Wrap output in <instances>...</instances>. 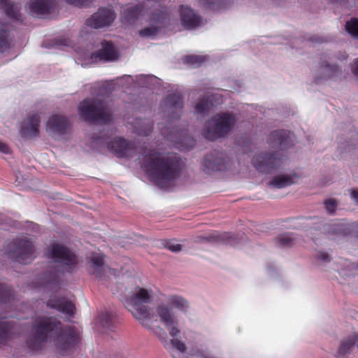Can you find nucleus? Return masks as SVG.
<instances>
[{
  "label": "nucleus",
  "instance_id": "1",
  "mask_svg": "<svg viewBox=\"0 0 358 358\" xmlns=\"http://www.w3.org/2000/svg\"><path fill=\"white\" fill-rule=\"evenodd\" d=\"M152 289L136 287L125 301V307L145 328L150 330L164 345L168 343V334L171 339L179 338L181 328L176 317L164 303L155 308L148 303L154 299Z\"/></svg>",
  "mask_w": 358,
  "mask_h": 358
},
{
  "label": "nucleus",
  "instance_id": "2",
  "mask_svg": "<svg viewBox=\"0 0 358 358\" xmlns=\"http://www.w3.org/2000/svg\"><path fill=\"white\" fill-rule=\"evenodd\" d=\"M78 333L73 328L62 329L55 318L38 317L34 322L31 335L27 345L32 351L41 350L45 342L53 341L58 352L62 355L70 353L76 346Z\"/></svg>",
  "mask_w": 358,
  "mask_h": 358
},
{
  "label": "nucleus",
  "instance_id": "3",
  "mask_svg": "<svg viewBox=\"0 0 358 358\" xmlns=\"http://www.w3.org/2000/svg\"><path fill=\"white\" fill-rule=\"evenodd\" d=\"M140 162L150 179L162 189L172 186L181 169L176 155L155 150H144Z\"/></svg>",
  "mask_w": 358,
  "mask_h": 358
},
{
  "label": "nucleus",
  "instance_id": "4",
  "mask_svg": "<svg viewBox=\"0 0 358 358\" xmlns=\"http://www.w3.org/2000/svg\"><path fill=\"white\" fill-rule=\"evenodd\" d=\"M49 257L54 261V273H50L48 282L54 281L57 277V273H69L72 271L77 265L76 255L68 248L62 245L54 243L50 245L48 252Z\"/></svg>",
  "mask_w": 358,
  "mask_h": 358
},
{
  "label": "nucleus",
  "instance_id": "5",
  "mask_svg": "<svg viewBox=\"0 0 358 358\" xmlns=\"http://www.w3.org/2000/svg\"><path fill=\"white\" fill-rule=\"evenodd\" d=\"M236 120L235 115L230 113L216 114L205 124L203 136L210 141L222 137L231 131Z\"/></svg>",
  "mask_w": 358,
  "mask_h": 358
},
{
  "label": "nucleus",
  "instance_id": "6",
  "mask_svg": "<svg viewBox=\"0 0 358 358\" xmlns=\"http://www.w3.org/2000/svg\"><path fill=\"white\" fill-rule=\"evenodd\" d=\"M78 113L85 120L107 122L110 120V112L100 98H87L78 106Z\"/></svg>",
  "mask_w": 358,
  "mask_h": 358
},
{
  "label": "nucleus",
  "instance_id": "7",
  "mask_svg": "<svg viewBox=\"0 0 358 358\" xmlns=\"http://www.w3.org/2000/svg\"><path fill=\"white\" fill-rule=\"evenodd\" d=\"M285 160L286 157L278 151L259 152L253 157L252 163L259 172L267 173L280 168Z\"/></svg>",
  "mask_w": 358,
  "mask_h": 358
},
{
  "label": "nucleus",
  "instance_id": "8",
  "mask_svg": "<svg viewBox=\"0 0 358 358\" xmlns=\"http://www.w3.org/2000/svg\"><path fill=\"white\" fill-rule=\"evenodd\" d=\"M169 127H160L162 135L172 142L174 145L181 150H189L194 145V140L188 136L184 131L179 130L177 127H172L169 120Z\"/></svg>",
  "mask_w": 358,
  "mask_h": 358
},
{
  "label": "nucleus",
  "instance_id": "9",
  "mask_svg": "<svg viewBox=\"0 0 358 358\" xmlns=\"http://www.w3.org/2000/svg\"><path fill=\"white\" fill-rule=\"evenodd\" d=\"M8 252L12 257L24 264L31 262L35 257L33 244L27 238L10 243Z\"/></svg>",
  "mask_w": 358,
  "mask_h": 358
},
{
  "label": "nucleus",
  "instance_id": "10",
  "mask_svg": "<svg viewBox=\"0 0 358 358\" xmlns=\"http://www.w3.org/2000/svg\"><path fill=\"white\" fill-rule=\"evenodd\" d=\"M69 129V120L61 114H53L50 116L45 124L47 133L55 139L62 138L68 134Z\"/></svg>",
  "mask_w": 358,
  "mask_h": 358
},
{
  "label": "nucleus",
  "instance_id": "11",
  "mask_svg": "<svg viewBox=\"0 0 358 358\" xmlns=\"http://www.w3.org/2000/svg\"><path fill=\"white\" fill-rule=\"evenodd\" d=\"M89 57V62H85V64L98 61L113 62L118 58V52L115 46L108 41H103L101 43V48L91 54H86L83 59L85 60ZM79 59H83L80 55Z\"/></svg>",
  "mask_w": 358,
  "mask_h": 358
},
{
  "label": "nucleus",
  "instance_id": "12",
  "mask_svg": "<svg viewBox=\"0 0 358 358\" xmlns=\"http://www.w3.org/2000/svg\"><path fill=\"white\" fill-rule=\"evenodd\" d=\"M229 167V161L223 153H212L207 155L203 162V169L206 173L224 171Z\"/></svg>",
  "mask_w": 358,
  "mask_h": 358
},
{
  "label": "nucleus",
  "instance_id": "13",
  "mask_svg": "<svg viewBox=\"0 0 358 358\" xmlns=\"http://www.w3.org/2000/svg\"><path fill=\"white\" fill-rule=\"evenodd\" d=\"M294 136L288 131H275L270 134L268 143L273 148L285 150L293 145Z\"/></svg>",
  "mask_w": 358,
  "mask_h": 358
},
{
  "label": "nucleus",
  "instance_id": "14",
  "mask_svg": "<svg viewBox=\"0 0 358 358\" xmlns=\"http://www.w3.org/2000/svg\"><path fill=\"white\" fill-rule=\"evenodd\" d=\"M115 17V13L110 8H103L99 9L90 18L87 19L86 24L95 29L101 28L110 25Z\"/></svg>",
  "mask_w": 358,
  "mask_h": 358
},
{
  "label": "nucleus",
  "instance_id": "15",
  "mask_svg": "<svg viewBox=\"0 0 358 358\" xmlns=\"http://www.w3.org/2000/svg\"><path fill=\"white\" fill-rule=\"evenodd\" d=\"M182 107V99L178 94L169 95L162 103L163 112L167 113L170 120L176 119L179 117Z\"/></svg>",
  "mask_w": 358,
  "mask_h": 358
},
{
  "label": "nucleus",
  "instance_id": "16",
  "mask_svg": "<svg viewBox=\"0 0 358 358\" xmlns=\"http://www.w3.org/2000/svg\"><path fill=\"white\" fill-rule=\"evenodd\" d=\"M107 148L119 157H129L134 150V145L121 137H115L107 142Z\"/></svg>",
  "mask_w": 358,
  "mask_h": 358
},
{
  "label": "nucleus",
  "instance_id": "17",
  "mask_svg": "<svg viewBox=\"0 0 358 358\" xmlns=\"http://www.w3.org/2000/svg\"><path fill=\"white\" fill-rule=\"evenodd\" d=\"M356 227L355 223L340 220L324 224L322 229L329 236L334 234L347 236L351 234Z\"/></svg>",
  "mask_w": 358,
  "mask_h": 358
},
{
  "label": "nucleus",
  "instance_id": "18",
  "mask_svg": "<svg viewBox=\"0 0 358 358\" xmlns=\"http://www.w3.org/2000/svg\"><path fill=\"white\" fill-rule=\"evenodd\" d=\"M41 117L37 113L29 114L22 123L20 133L26 138H34L39 133Z\"/></svg>",
  "mask_w": 358,
  "mask_h": 358
},
{
  "label": "nucleus",
  "instance_id": "19",
  "mask_svg": "<svg viewBox=\"0 0 358 358\" xmlns=\"http://www.w3.org/2000/svg\"><path fill=\"white\" fill-rule=\"evenodd\" d=\"M341 71L337 65H331L327 61L320 63L315 73V79L317 83L334 79L337 77Z\"/></svg>",
  "mask_w": 358,
  "mask_h": 358
},
{
  "label": "nucleus",
  "instance_id": "20",
  "mask_svg": "<svg viewBox=\"0 0 358 358\" xmlns=\"http://www.w3.org/2000/svg\"><path fill=\"white\" fill-rule=\"evenodd\" d=\"M168 17V13L165 10H159V13H153L150 18V22L156 23V26L146 27L139 31V35L142 37L151 38L155 36L159 31V29L164 24V21Z\"/></svg>",
  "mask_w": 358,
  "mask_h": 358
},
{
  "label": "nucleus",
  "instance_id": "21",
  "mask_svg": "<svg viewBox=\"0 0 358 358\" xmlns=\"http://www.w3.org/2000/svg\"><path fill=\"white\" fill-rule=\"evenodd\" d=\"M207 99L205 97L199 99L194 103L195 114L201 117L206 115L211 106L220 103L221 96L217 94H212L210 95L208 94Z\"/></svg>",
  "mask_w": 358,
  "mask_h": 358
},
{
  "label": "nucleus",
  "instance_id": "22",
  "mask_svg": "<svg viewBox=\"0 0 358 358\" xmlns=\"http://www.w3.org/2000/svg\"><path fill=\"white\" fill-rule=\"evenodd\" d=\"M180 16L182 24L187 29H194L202 24L201 17L188 6L180 7Z\"/></svg>",
  "mask_w": 358,
  "mask_h": 358
},
{
  "label": "nucleus",
  "instance_id": "23",
  "mask_svg": "<svg viewBox=\"0 0 358 358\" xmlns=\"http://www.w3.org/2000/svg\"><path fill=\"white\" fill-rule=\"evenodd\" d=\"M54 6L53 0H31L28 8L32 15H41L50 13Z\"/></svg>",
  "mask_w": 358,
  "mask_h": 358
},
{
  "label": "nucleus",
  "instance_id": "24",
  "mask_svg": "<svg viewBox=\"0 0 358 358\" xmlns=\"http://www.w3.org/2000/svg\"><path fill=\"white\" fill-rule=\"evenodd\" d=\"M160 303L166 304L170 310L173 308L183 313L187 312L189 307L188 301L185 298L176 294L164 296V300Z\"/></svg>",
  "mask_w": 358,
  "mask_h": 358
},
{
  "label": "nucleus",
  "instance_id": "25",
  "mask_svg": "<svg viewBox=\"0 0 358 358\" xmlns=\"http://www.w3.org/2000/svg\"><path fill=\"white\" fill-rule=\"evenodd\" d=\"M48 306L52 308L57 309L59 312L67 316H72L74 314V305L71 301L63 298L51 299L48 301Z\"/></svg>",
  "mask_w": 358,
  "mask_h": 358
},
{
  "label": "nucleus",
  "instance_id": "26",
  "mask_svg": "<svg viewBox=\"0 0 358 358\" xmlns=\"http://www.w3.org/2000/svg\"><path fill=\"white\" fill-rule=\"evenodd\" d=\"M90 272L96 277L101 278L102 273L106 270L110 271V269L106 268L103 262V257L100 254H94L90 257Z\"/></svg>",
  "mask_w": 358,
  "mask_h": 358
},
{
  "label": "nucleus",
  "instance_id": "27",
  "mask_svg": "<svg viewBox=\"0 0 358 358\" xmlns=\"http://www.w3.org/2000/svg\"><path fill=\"white\" fill-rule=\"evenodd\" d=\"M297 178L296 174H282L274 177L270 185L276 188H283L294 183Z\"/></svg>",
  "mask_w": 358,
  "mask_h": 358
},
{
  "label": "nucleus",
  "instance_id": "28",
  "mask_svg": "<svg viewBox=\"0 0 358 358\" xmlns=\"http://www.w3.org/2000/svg\"><path fill=\"white\" fill-rule=\"evenodd\" d=\"M134 131L139 136H148L152 125L147 120L136 119L132 122Z\"/></svg>",
  "mask_w": 358,
  "mask_h": 358
},
{
  "label": "nucleus",
  "instance_id": "29",
  "mask_svg": "<svg viewBox=\"0 0 358 358\" xmlns=\"http://www.w3.org/2000/svg\"><path fill=\"white\" fill-rule=\"evenodd\" d=\"M0 5L6 10L7 15L13 20H20V6L10 3L8 0H0Z\"/></svg>",
  "mask_w": 358,
  "mask_h": 358
},
{
  "label": "nucleus",
  "instance_id": "30",
  "mask_svg": "<svg viewBox=\"0 0 358 358\" xmlns=\"http://www.w3.org/2000/svg\"><path fill=\"white\" fill-rule=\"evenodd\" d=\"M141 12V8L138 6H127L122 12V22L132 24Z\"/></svg>",
  "mask_w": 358,
  "mask_h": 358
},
{
  "label": "nucleus",
  "instance_id": "31",
  "mask_svg": "<svg viewBox=\"0 0 358 358\" xmlns=\"http://www.w3.org/2000/svg\"><path fill=\"white\" fill-rule=\"evenodd\" d=\"M353 345V340H352L351 336H350L341 343L337 353V357L346 358L351 352Z\"/></svg>",
  "mask_w": 358,
  "mask_h": 358
},
{
  "label": "nucleus",
  "instance_id": "32",
  "mask_svg": "<svg viewBox=\"0 0 358 358\" xmlns=\"http://www.w3.org/2000/svg\"><path fill=\"white\" fill-rule=\"evenodd\" d=\"M345 29L351 37L358 39V18L352 17L347 21Z\"/></svg>",
  "mask_w": 358,
  "mask_h": 358
},
{
  "label": "nucleus",
  "instance_id": "33",
  "mask_svg": "<svg viewBox=\"0 0 358 358\" xmlns=\"http://www.w3.org/2000/svg\"><path fill=\"white\" fill-rule=\"evenodd\" d=\"M122 78L127 80L128 82L130 80L132 82H137L138 85L142 86H148L152 80L155 79L153 76L144 75L137 76L134 78L130 76H124Z\"/></svg>",
  "mask_w": 358,
  "mask_h": 358
},
{
  "label": "nucleus",
  "instance_id": "34",
  "mask_svg": "<svg viewBox=\"0 0 358 358\" xmlns=\"http://www.w3.org/2000/svg\"><path fill=\"white\" fill-rule=\"evenodd\" d=\"M294 239L292 234L287 233L278 236L275 239V243L280 247H286L291 245Z\"/></svg>",
  "mask_w": 358,
  "mask_h": 358
},
{
  "label": "nucleus",
  "instance_id": "35",
  "mask_svg": "<svg viewBox=\"0 0 358 358\" xmlns=\"http://www.w3.org/2000/svg\"><path fill=\"white\" fill-rule=\"evenodd\" d=\"M7 30V25L0 22V52L6 49L8 45Z\"/></svg>",
  "mask_w": 358,
  "mask_h": 358
},
{
  "label": "nucleus",
  "instance_id": "36",
  "mask_svg": "<svg viewBox=\"0 0 358 358\" xmlns=\"http://www.w3.org/2000/svg\"><path fill=\"white\" fill-rule=\"evenodd\" d=\"M9 323L4 320V318L0 317V343H3L7 339L10 332Z\"/></svg>",
  "mask_w": 358,
  "mask_h": 358
},
{
  "label": "nucleus",
  "instance_id": "37",
  "mask_svg": "<svg viewBox=\"0 0 358 358\" xmlns=\"http://www.w3.org/2000/svg\"><path fill=\"white\" fill-rule=\"evenodd\" d=\"M207 60L206 56L191 55L185 57V62L192 65H200Z\"/></svg>",
  "mask_w": 358,
  "mask_h": 358
},
{
  "label": "nucleus",
  "instance_id": "38",
  "mask_svg": "<svg viewBox=\"0 0 358 358\" xmlns=\"http://www.w3.org/2000/svg\"><path fill=\"white\" fill-rule=\"evenodd\" d=\"M12 296L11 289L0 284V302L6 303Z\"/></svg>",
  "mask_w": 358,
  "mask_h": 358
},
{
  "label": "nucleus",
  "instance_id": "39",
  "mask_svg": "<svg viewBox=\"0 0 358 358\" xmlns=\"http://www.w3.org/2000/svg\"><path fill=\"white\" fill-rule=\"evenodd\" d=\"M164 247L171 252H177L182 250V245L175 240H168L164 242Z\"/></svg>",
  "mask_w": 358,
  "mask_h": 358
},
{
  "label": "nucleus",
  "instance_id": "40",
  "mask_svg": "<svg viewBox=\"0 0 358 358\" xmlns=\"http://www.w3.org/2000/svg\"><path fill=\"white\" fill-rule=\"evenodd\" d=\"M99 322L104 327L109 328L112 322V315L108 312L102 313L98 317Z\"/></svg>",
  "mask_w": 358,
  "mask_h": 358
},
{
  "label": "nucleus",
  "instance_id": "41",
  "mask_svg": "<svg viewBox=\"0 0 358 358\" xmlns=\"http://www.w3.org/2000/svg\"><path fill=\"white\" fill-rule=\"evenodd\" d=\"M325 208L329 213H333L337 207L338 203L334 199H329L324 202Z\"/></svg>",
  "mask_w": 358,
  "mask_h": 358
},
{
  "label": "nucleus",
  "instance_id": "42",
  "mask_svg": "<svg viewBox=\"0 0 358 358\" xmlns=\"http://www.w3.org/2000/svg\"><path fill=\"white\" fill-rule=\"evenodd\" d=\"M200 1L204 4L207 5L209 8H214V6L217 5V6H220L222 4H224L227 0H200Z\"/></svg>",
  "mask_w": 358,
  "mask_h": 358
},
{
  "label": "nucleus",
  "instance_id": "43",
  "mask_svg": "<svg viewBox=\"0 0 358 358\" xmlns=\"http://www.w3.org/2000/svg\"><path fill=\"white\" fill-rule=\"evenodd\" d=\"M66 3L76 6H83L89 3L92 0H64Z\"/></svg>",
  "mask_w": 358,
  "mask_h": 358
},
{
  "label": "nucleus",
  "instance_id": "44",
  "mask_svg": "<svg viewBox=\"0 0 358 358\" xmlns=\"http://www.w3.org/2000/svg\"><path fill=\"white\" fill-rule=\"evenodd\" d=\"M317 258L319 261L322 262H327L330 260L329 255L325 252H318L317 254Z\"/></svg>",
  "mask_w": 358,
  "mask_h": 358
},
{
  "label": "nucleus",
  "instance_id": "45",
  "mask_svg": "<svg viewBox=\"0 0 358 358\" xmlns=\"http://www.w3.org/2000/svg\"><path fill=\"white\" fill-rule=\"evenodd\" d=\"M350 195L351 199L355 202L358 203V191L357 189H350L349 190Z\"/></svg>",
  "mask_w": 358,
  "mask_h": 358
},
{
  "label": "nucleus",
  "instance_id": "46",
  "mask_svg": "<svg viewBox=\"0 0 358 358\" xmlns=\"http://www.w3.org/2000/svg\"><path fill=\"white\" fill-rule=\"evenodd\" d=\"M0 152L3 154H8L10 152L8 145L1 141H0Z\"/></svg>",
  "mask_w": 358,
  "mask_h": 358
},
{
  "label": "nucleus",
  "instance_id": "47",
  "mask_svg": "<svg viewBox=\"0 0 358 358\" xmlns=\"http://www.w3.org/2000/svg\"><path fill=\"white\" fill-rule=\"evenodd\" d=\"M352 70L353 73L358 76V58L356 59L354 62V64L352 66Z\"/></svg>",
  "mask_w": 358,
  "mask_h": 358
},
{
  "label": "nucleus",
  "instance_id": "48",
  "mask_svg": "<svg viewBox=\"0 0 358 358\" xmlns=\"http://www.w3.org/2000/svg\"><path fill=\"white\" fill-rule=\"evenodd\" d=\"M352 340H353L354 345H356L358 348V334L355 333L351 335Z\"/></svg>",
  "mask_w": 358,
  "mask_h": 358
},
{
  "label": "nucleus",
  "instance_id": "49",
  "mask_svg": "<svg viewBox=\"0 0 358 358\" xmlns=\"http://www.w3.org/2000/svg\"><path fill=\"white\" fill-rule=\"evenodd\" d=\"M58 45H67V41L66 40L59 41V42L57 43Z\"/></svg>",
  "mask_w": 358,
  "mask_h": 358
},
{
  "label": "nucleus",
  "instance_id": "50",
  "mask_svg": "<svg viewBox=\"0 0 358 358\" xmlns=\"http://www.w3.org/2000/svg\"><path fill=\"white\" fill-rule=\"evenodd\" d=\"M148 2H158L160 0H146Z\"/></svg>",
  "mask_w": 358,
  "mask_h": 358
},
{
  "label": "nucleus",
  "instance_id": "51",
  "mask_svg": "<svg viewBox=\"0 0 358 358\" xmlns=\"http://www.w3.org/2000/svg\"><path fill=\"white\" fill-rule=\"evenodd\" d=\"M225 241H226V243H231V241H230L229 240H226Z\"/></svg>",
  "mask_w": 358,
  "mask_h": 358
},
{
  "label": "nucleus",
  "instance_id": "52",
  "mask_svg": "<svg viewBox=\"0 0 358 358\" xmlns=\"http://www.w3.org/2000/svg\"><path fill=\"white\" fill-rule=\"evenodd\" d=\"M357 268H358V263H357Z\"/></svg>",
  "mask_w": 358,
  "mask_h": 358
}]
</instances>
